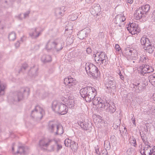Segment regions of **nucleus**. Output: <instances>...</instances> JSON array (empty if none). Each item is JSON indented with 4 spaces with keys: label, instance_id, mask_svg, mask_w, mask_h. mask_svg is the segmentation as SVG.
<instances>
[{
    "label": "nucleus",
    "instance_id": "1",
    "mask_svg": "<svg viewBox=\"0 0 155 155\" xmlns=\"http://www.w3.org/2000/svg\"><path fill=\"white\" fill-rule=\"evenodd\" d=\"M80 93L81 96L83 97L87 102H89L91 101L97 94L96 90L93 87L87 86L81 88Z\"/></svg>",
    "mask_w": 155,
    "mask_h": 155
},
{
    "label": "nucleus",
    "instance_id": "2",
    "mask_svg": "<svg viewBox=\"0 0 155 155\" xmlns=\"http://www.w3.org/2000/svg\"><path fill=\"white\" fill-rule=\"evenodd\" d=\"M64 44V42L61 39L49 40L45 48L48 51L52 50L54 52L58 53L63 49Z\"/></svg>",
    "mask_w": 155,
    "mask_h": 155
},
{
    "label": "nucleus",
    "instance_id": "3",
    "mask_svg": "<svg viewBox=\"0 0 155 155\" xmlns=\"http://www.w3.org/2000/svg\"><path fill=\"white\" fill-rule=\"evenodd\" d=\"M150 5L146 4L137 8L134 13V17L135 19L144 22L146 20V17L150 10Z\"/></svg>",
    "mask_w": 155,
    "mask_h": 155
},
{
    "label": "nucleus",
    "instance_id": "4",
    "mask_svg": "<svg viewBox=\"0 0 155 155\" xmlns=\"http://www.w3.org/2000/svg\"><path fill=\"white\" fill-rule=\"evenodd\" d=\"M68 107L65 103L58 102L56 101L53 102L52 105V108L53 110L59 114L64 115L68 111Z\"/></svg>",
    "mask_w": 155,
    "mask_h": 155
},
{
    "label": "nucleus",
    "instance_id": "5",
    "mask_svg": "<svg viewBox=\"0 0 155 155\" xmlns=\"http://www.w3.org/2000/svg\"><path fill=\"white\" fill-rule=\"evenodd\" d=\"M30 89L28 87L21 88L20 91L15 92L13 99L14 101H19L23 99L24 96L28 97L29 94Z\"/></svg>",
    "mask_w": 155,
    "mask_h": 155
},
{
    "label": "nucleus",
    "instance_id": "6",
    "mask_svg": "<svg viewBox=\"0 0 155 155\" xmlns=\"http://www.w3.org/2000/svg\"><path fill=\"white\" fill-rule=\"evenodd\" d=\"M77 81L75 79L70 76L64 79V84L68 91H75L77 88Z\"/></svg>",
    "mask_w": 155,
    "mask_h": 155
},
{
    "label": "nucleus",
    "instance_id": "7",
    "mask_svg": "<svg viewBox=\"0 0 155 155\" xmlns=\"http://www.w3.org/2000/svg\"><path fill=\"white\" fill-rule=\"evenodd\" d=\"M45 114L43 109L39 105L36 106L31 112V117L37 120H41Z\"/></svg>",
    "mask_w": 155,
    "mask_h": 155
},
{
    "label": "nucleus",
    "instance_id": "8",
    "mask_svg": "<svg viewBox=\"0 0 155 155\" xmlns=\"http://www.w3.org/2000/svg\"><path fill=\"white\" fill-rule=\"evenodd\" d=\"M98 52L96 53L95 55V60L98 63L99 62H101L100 64H106V59L107 58V57L105 52L103 51H101L99 54H98Z\"/></svg>",
    "mask_w": 155,
    "mask_h": 155
},
{
    "label": "nucleus",
    "instance_id": "9",
    "mask_svg": "<svg viewBox=\"0 0 155 155\" xmlns=\"http://www.w3.org/2000/svg\"><path fill=\"white\" fill-rule=\"evenodd\" d=\"M147 84V82L144 80L143 82L136 83L135 84H133L132 85L135 89L136 92L139 93L142 92L146 88V87Z\"/></svg>",
    "mask_w": 155,
    "mask_h": 155
},
{
    "label": "nucleus",
    "instance_id": "10",
    "mask_svg": "<svg viewBox=\"0 0 155 155\" xmlns=\"http://www.w3.org/2000/svg\"><path fill=\"white\" fill-rule=\"evenodd\" d=\"M116 82L114 77H110L108 79L106 87L111 92L115 91L116 89Z\"/></svg>",
    "mask_w": 155,
    "mask_h": 155
},
{
    "label": "nucleus",
    "instance_id": "11",
    "mask_svg": "<svg viewBox=\"0 0 155 155\" xmlns=\"http://www.w3.org/2000/svg\"><path fill=\"white\" fill-rule=\"evenodd\" d=\"M91 13L94 16H98L100 14L101 7L98 4H94L91 9Z\"/></svg>",
    "mask_w": 155,
    "mask_h": 155
},
{
    "label": "nucleus",
    "instance_id": "12",
    "mask_svg": "<svg viewBox=\"0 0 155 155\" xmlns=\"http://www.w3.org/2000/svg\"><path fill=\"white\" fill-rule=\"evenodd\" d=\"M85 70L87 74L89 75L94 71H96L97 67L92 64L86 63L85 66Z\"/></svg>",
    "mask_w": 155,
    "mask_h": 155
},
{
    "label": "nucleus",
    "instance_id": "13",
    "mask_svg": "<svg viewBox=\"0 0 155 155\" xmlns=\"http://www.w3.org/2000/svg\"><path fill=\"white\" fill-rule=\"evenodd\" d=\"M53 141V140H49L48 142L45 140H41L39 141V146L41 150H46L48 146Z\"/></svg>",
    "mask_w": 155,
    "mask_h": 155
},
{
    "label": "nucleus",
    "instance_id": "14",
    "mask_svg": "<svg viewBox=\"0 0 155 155\" xmlns=\"http://www.w3.org/2000/svg\"><path fill=\"white\" fill-rule=\"evenodd\" d=\"M78 124L81 128L85 130H88L91 128L92 124L91 122L89 123L87 121H79Z\"/></svg>",
    "mask_w": 155,
    "mask_h": 155
},
{
    "label": "nucleus",
    "instance_id": "15",
    "mask_svg": "<svg viewBox=\"0 0 155 155\" xmlns=\"http://www.w3.org/2000/svg\"><path fill=\"white\" fill-rule=\"evenodd\" d=\"M125 20L124 16H117L115 18L114 23L117 26L121 27L124 25L123 22Z\"/></svg>",
    "mask_w": 155,
    "mask_h": 155
},
{
    "label": "nucleus",
    "instance_id": "16",
    "mask_svg": "<svg viewBox=\"0 0 155 155\" xmlns=\"http://www.w3.org/2000/svg\"><path fill=\"white\" fill-rule=\"evenodd\" d=\"M59 124H58L54 121H50L48 124V129L49 131L52 133H55L56 128Z\"/></svg>",
    "mask_w": 155,
    "mask_h": 155
},
{
    "label": "nucleus",
    "instance_id": "17",
    "mask_svg": "<svg viewBox=\"0 0 155 155\" xmlns=\"http://www.w3.org/2000/svg\"><path fill=\"white\" fill-rule=\"evenodd\" d=\"M69 98H66L63 97L61 98V101L63 103H65L67 106L70 108H73L74 106V101L73 99H68Z\"/></svg>",
    "mask_w": 155,
    "mask_h": 155
},
{
    "label": "nucleus",
    "instance_id": "18",
    "mask_svg": "<svg viewBox=\"0 0 155 155\" xmlns=\"http://www.w3.org/2000/svg\"><path fill=\"white\" fill-rule=\"evenodd\" d=\"M90 32V30L89 28L83 29L78 32V37L80 39L82 40L86 37V35L88 34Z\"/></svg>",
    "mask_w": 155,
    "mask_h": 155
},
{
    "label": "nucleus",
    "instance_id": "19",
    "mask_svg": "<svg viewBox=\"0 0 155 155\" xmlns=\"http://www.w3.org/2000/svg\"><path fill=\"white\" fill-rule=\"evenodd\" d=\"M136 52V51L133 48L130 47L126 48L124 50V52L126 55L134 56V54Z\"/></svg>",
    "mask_w": 155,
    "mask_h": 155
},
{
    "label": "nucleus",
    "instance_id": "20",
    "mask_svg": "<svg viewBox=\"0 0 155 155\" xmlns=\"http://www.w3.org/2000/svg\"><path fill=\"white\" fill-rule=\"evenodd\" d=\"M37 28L32 29L29 33L30 36L32 38H36L39 36L41 33L40 32L37 31Z\"/></svg>",
    "mask_w": 155,
    "mask_h": 155
},
{
    "label": "nucleus",
    "instance_id": "21",
    "mask_svg": "<svg viewBox=\"0 0 155 155\" xmlns=\"http://www.w3.org/2000/svg\"><path fill=\"white\" fill-rule=\"evenodd\" d=\"M38 67L35 65L33 66V67L31 68L30 71L28 72V74L30 75H32L35 77L38 74Z\"/></svg>",
    "mask_w": 155,
    "mask_h": 155
},
{
    "label": "nucleus",
    "instance_id": "22",
    "mask_svg": "<svg viewBox=\"0 0 155 155\" xmlns=\"http://www.w3.org/2000/svg\"><path fill=\"white\" fill-rule=\"evenodd\" d=\"M144 49L150 54L152 53L155 49V47L151 43H150L146 46L143 47Z\"/></svg>",
    "mask_w": 155,
    "mask_h": 155
},
{
    "label": "nucleus",
    "instance_id": "23",
    "mask_svg": "<svg viewBox=\"0 0 155 155\" xmlns=\"http://www.w3.org/2000/svg\"><path fill=\"white\" fill-rule=\"evenodd\" d=\"M138 70L141 75H144L147 73L146 71V64H143L140 66L138 68Z\"/></svg>",
    "mask_w": 155,
    "mask_h": 155
},
{
    "label": "nucleus",
    "instance_id": "24",
    "mask_svg": "<svg viewBox=\"0 0 155 155\" xmlns=\"http://www.w3.org/2000/svg\"><path fill=\"white\" fill-rule=\"evenodd\" d=\"M140 42L141 45L143 47L146 46L147 45L150 43L149 39L145 35L142 36L140 40Z\"/></svg>",
    "mask_w": 155,
    "mask_h": 155
},
{
    "label": "nucleus",
    "instance_id": "25",
    "mask_svg": "<svg viewBox=\"0 0 155 155\" xmlns=\"http://www.w3.org/2000/svg\"><path fill=\"white\" fill-rule=\"evenodd\" d=\"M109 105V104L106 101H103L101 99L100 100V102L99 103V105L97 107L106 109V107H108Z\"/></svg>",
    "mask_w": 155,
    "mask_h": 155
},
{
    "label": "nucleus",
    "instance_id": "26",
    "mask_svg": "<svg viewBox=\"0 0 155 155\" xmlns=\"http://www.w3.org/2000/svg\"><path fill=\"white\" fill-rule=\"evenodd\" d=\"M64 133V130L63 129V127L62 125L59 124L58 127L56 128V130L55 132V135H61Z\"/></svg>",
    "mask_w": 155,
    "mask_h": 155
},
{
    "label": "nucleus",
    "instance_id": "27",
    "mask_svg": "<svg viewBox=\"0 0 155 155\" xmlns=\"http://www.w3.org/2000/svg\"><path fill=\"white\" fill-rule=\"evenodd\" d=\"M100 71L98 70V68L96 71H94L90 74H89L90 77H92L94 79L100 77Z\"/></svg>",
    "mask_w": 155,
    "mask_h": 155
},
{
    "label": "nucleus",
    "instance_id": "28",
    "mask_svg": "<svg viewBox=\"0 0 155 155\" xmlns=\"http://www.w3.org/2000/svg\"><path fill=\"white\" fill-rule=\"evenodd\" d=\"M148 58L147 56L142 54L140 56L139 62L140 63H144L146 64L148 62Z\"/></svg>",
    "mask_w": 155,
    "mask_h": 155
},
{
    "label": "nucleus",
    "instance_id": "29",
    "mask_svg": "<svg viewBox=\"0 0 155 155\" xmlns=\"http://www.w3.org/2000/svg\"><path fill=\"white\" fill-rule=\"evenodd\" d=\"M42 61L44 63L50 62L51 61V56L47 55H43L41 58Z\"/></svg>",
    "mask_w": 155,
    "mask_h": 155
},
{
    "label": "nucleus",
    "instance_id": "30",
    "mask_svg": "<svg viewBox=\"0 0 155 155\" xmlns=\"http://www.w3.org/2000/svg\"><path fill=\"white\" fill-rule=\"evenodd\" d=\"M27 149V147H25L23 146H19L18 147V150L17 151L16 153H19L21 155H25L26 154V150Z\"/></svg>",
    "mask_w": 155,
    "mask_h": 155
},
{
    "label": "nucleus",
    "instance_id": "31",
    "mask_svg": "<svg viewBox=\"0 0 155 155\" xmlns=\"http://www.w3.org/2000/svg\"><path fill=\"white\" fill-rule=\"evenodd\" d=\"M106 110L107 112L112 114L116 111V107L114 105H113L112 106L109 104L108 106L106 107Z\"/></svg>",
    "mask_w": 155,
    "mask_h": 155
},
{
    "label": "nucleus",
    "instance_id": "32",
    "mask_svg": "<svg viewBox=\"0 0 155 155\" xmlns=\"http://www.w3.org/2000/svg\"><path fill=\"white\" fill-rule=\"evenodd\" d=\"M5 84L1 82L0 80V95L4 94L5 90L6 87Z\"/></svg>",
    "mask_w": 155,
    "mask_h": 155
},
{
    "label": "nucleus",
    "instance_id": "33",
    "mask_svg": "<svg viewBox=\"0 0 155 155\" xmlns=\"http://www.w3.org/2000/svg\"><path fill=\"white\" fill-rule=\"evenodd\" d=\"M64 7H62L61 8H58L56 9L55 14L57 16H62L64 14V12L65 11L64 10Z\"/></svg>",
    "mask_w": 155,
    "mask_h": 155
},
{
    "label": "nucleus",
    "instance_id": "34",
    "mask_svg": "<svg viewBox=\"0 0 155 155\" xmlns=\"http://www.w3.org/2000/svg\"><path fill=\"white\" fill-rule=\"evenodd\" d=\"M74 141L69 139H66L64 141V144L66 147H71L74 143Z\"/></svg>",
    "mask_w": 155,
    "mask_h": 155
},
{
    "label": "nucleus",
    "instance_id": "35",
    "mask_svg": "<svg viewBox=\"0 0 155 155\" xmlns=\"http://www.w3.org/2000/svg\"><path fill=\"white\" fill-rule=\"evenodd\" d=\"M101 100V99L100 97L97 98V97H94L93 99L91 100V101H92L93 105L97 107L99 105V103L100 102V100Z\"/></svg>",
    "mask_w": 155,
    "mask_h": 155
},
{
    "label": "nucleus",
    "instance_id": "36",
    "mask_svg": "<svg viewBox=\"0 0 155 155\" xmlns=\"http://www.w3.org/2000/svg\"><path fill=\"white\" fill-rule=\"evenodd\" d=\"M78 14L77 13H74L68 16V18L71 21H74L78 18Z\"/></svg>",
    "mask_w": 155,
    "mask_h": 155
},
{
    "label": "nucleus",
    "instance_id": "37",
    "mask_svg": "<svg viewBox=\"0 0 155 155\" xmlns=\"http://www.w3.org/2000/svg\"><path fill=\"white\" fill-rule=\"evenodd\" d=\"M149 81L153 87H155V74L149 76Z\"/></svg>",
    "mask_w": 155,
    "mask_h": 155
},
{
    "label": "nucleus",
    "instance_id": "38",
    "mask_svg": "<svg viewBox=\"0 0 155 155\" xmlns=\"http://www.w3.org/2000/svg\"><path fill=\"white\" fill-rule=\"evenodd\" d=\"M8 38L10 41H14L16 39V34L14 32H12L9 35Z\"/></svg>",
    "mask_w": 155,
    "mask_h": 155
},
{
    "label": "nucleus",
    "instance_id": "39",
    "mask_svg": "<svg viewBox=\"0 0 155 155\" xmlns=\"http://www.w3.org/2000/svg\"><path fill=\"white\" fill-rule=\"evenodd\" d=\"M104 147L105 148L104 150H109L110 148V143L109 141L105 140L104 141Z\"/></svg>",
    "mask_w": 155,
    "mask_h": 155
},
{
    "label": "nucleus",
    "instance_id": "40",
    "mask_svg": "<svg viewBox=\"0 0 155 155\" xmlns=\"http://www.w3.org/2000/svg\"><path fill=\"white\" fill-rule=\"evenodd\" d=\"M28 64L25 63L23 64L21 66L20 70H19V73H21V72H24L26 70L27 68H28Z\"/></svg>",
    "mask_w": 155,
    "mask_h": 155
},
{
    "label": "nucleus",
    "instance_id": "41",
    "mask_svg": "<svg viewBox=\"0 0 155 155\" xmlns=\"http://www.w3.org/2000/svg\"><path fill=\"white\" fill-rule=\"evenodd\" d=\"M136 26H137V25L135 23H132L130 24V27L128 26L127 27V29L129 32H130L131 31H132V30H133V28Z\"/></svg>",
    "mask_w": 155,
    "mask_h": 155
},
{
    "label": "nucleus",
    "instance_id": "42",
    "mask_svg": "<svg viewBox=\"0 0 155 155\" xmlns=\"http://www.w3.org/2000/svg\"><path fill=\"white\" fill-rule=\"evenodd\" d=\"M146 71H147V73L152 72L153 71L154 69L152 67L149 65L146 64Z\"/></svg>",
    "mask_w": 155,
    "mask_h": 155
},
{
    "label": "nucleus",
    "instance_id": "43",
    "mask_svg": "<svg viewBox=\"0 0 155 155\" xmlns=\"http://www.w3.org/2000/svg\"><path fill=\"white\" fill-rule=\"evenodd\" d=\"M74 40L71 37H68L66 39V42L67 44L71 45L73 43Z\"/></svg>",
    "mask_w": 155,
    "mask_h": 155
},
{
    "label": "nucleus",
    "instance_id": "44",
    "mask_svg": "<svg viewBox=\"0 0 155 155\" xmlns=\"http://www.w3.org/2000/svg\"><path fill=\"white\" fill-rule=\"evenodd\" d=\"M53 140V141L52 142H54L55 143V144H57V151H58L59 150H60L62 148V147L61 145L59 144L58 143V142L57 140Z\"/></svg>",
    "mask_w": 155,
    "mask_h": 155
},
{
    "label": "nucleus",
    "instance_id": "45",
    "mask_svg": "<svg viewBox=\"0 0 155 155\" xmlns=\"http://www.w3.org/2000/svg\"><path fill=\"white\" fill-rule=\"evenodd\" d=\"M120 112L117 111L116 112H115V114H114V117L115 118L117 119H119V117H120Z\"/></svg>",
    "mask_w": 155,
    "mask_h": 155
},
{
    "label": "nucleus",
    "instance_id": "46",
    "mask_svg": "<svg viewBox=\"0 0 155 155\" xmlns=\"http://www.w3.org/2000/svg\"><path fill=\"white\" fill-rule=\"evenodd\" d=\"M120 120L119 119V121H118V122L117 124H115V123L113 124V127L115 129H117L118 127L120 126Z\"/></svg>",
    "mask_w": 155,
    "mask_h": 155
},
{
    "label": "nucleus",
    "instance_id": "47",
    "mask_svg": "<svg viewBox=\"0 0 155 155\" xmlns=\"http://www.w3.org/2000/svg\"><path fill=\"white\" fill-rule=\"evenodd\" d=\"M151 20L152 21L155 22V9L152 12Z\"/></svg>",
    "mask_w": 155,
    "mask_h": 155
},
{
    "label": "nucleus",
    "instance_id": "48",
    "mask_svg": "<svg viewBox=\"0 0 155 155\" xmlns=\"http://www.w3.org/2000/svg\"><path fill=\"white\" fill-rule=\"evenodd\" d=\"M143 150H144V152L147 155V154L148 153H149V151H150L151 150L149 149L148 148V147H144L143 149Z\"/></svg>",
    "mask_w": 155,
    "mask_h": 155
},
{
    "label": "nucleus",
    "instance_id": "49",
    "mask_svg": "<svg viewBox=\"0 0 155 155\" xmlns=\"http://www.w3.org/2000/svg\"><path fill=\"white\" fill-rule=\"evenodd\" d=\"M147 154L148 155H155L154 149H152V150L149 151V153H147Z\"/></svg>",
    "mask_w": 155,
    "mask_h": 155
},
{
    "label": "nucleus",
    "instance_id": "50",
    "mask_svg": "<svg viewBox=\"0 0 155 155\" xmlns=\"http://www.w3.org/2000/svg\"><path fill=\"white\" fill-rule=\"evenodd\" d=\"M140 135L143 141H144L145 140H147V137L145 134H142Z\"/></svg>",
    "mask_w": 155,
    "mask_h": 155
},
{
    "label": "nucleus",
    "instance_id": "51",
    "mask_svg": "<svg viewBox=\"0 0 155 155\" xmlns=\"http://www.w3.org/2000/svg\"><path fill=\"white\" fill-rule=\"evenodd\" d=\"M150 112L151 114L155 116V107H153L150 110Z\"/></svg>",
    "mask_w": 155,
    "mask_h": 155
},
{
    "label": "nucleus",
    "instance_id": "52",
    "mask_svg": "<svg viewBox=\"0 0 155 155\" xmlns=\"http://www.w3.org/2000/svg\"><path fill=\"white\" fill-rule=\"evenodd\" d=\"M72 27L71 26L70 28H66L65 30V33H66L67 31L69 30V35L72 32Z\"/></svg>",
    "mask_w": 155,
    "mask_h": 155
},
{
    "label": "nucleus",
    "instance_id": "53",
    "mask_svg": "<svg viewBox=\"0 0 155 155\" xmlns=\"http://www.w3.org/2000/svg\"><path fill=\"white\" fill-rule=\"evenodd\" d=\"M137 26H136L134 27L133 28V30H132V31H131L130 32L131 33H132L133 32V33H134V34H135L136 33H137Z\"/></svg>",
    "mask_w": 155,
    "mask_h": 155
},
{
    "label": "nucleus",
    "instance_id": "54",
    "mask_svg": "<svg viewBox=\"0 0 155 155\" xmlns=\"http://www.w3.org/2000/svg\"><path fill=\"white\" fill-rule=\"evenodd\" d=\"M119 75L120 76V79L122 80H124V78L123 76L122 75V74H121V72L120 71H119V73H118Z\"/></svg>",
    "mask_w": 155,
    "mask_h": 155
},
{
    "label": "nucleus",
    "instance_id": "55",
    "mask_svg": "<svg viewBox=\"0 0 155 155\" xmlns=\"http://www.w3.org/2000/svg\"><path fill=\"white\" fill-rule=\"evenodd\" d=\"M132 143L133 144V146L135 147H136L137 144L136 143V140L134 138H133V141Z\"/></svg>",
    "mask_w": 155,
    "mask_h": 155
},
{
    "label": "nucleus",
    "instance_id": "56",
    "mask_svg": "<svg viewBox=\"0 0 155 155\" xmlns=\"http://www.w3.org/2000/svg\"><path fill=\"white\" fill-rule=\"evenodd\" d=\"M116 50L117 51H119L120 49L119 45L118 44H116L115 45Z\"/></svg>",
    "mask_w": 155,
    "mask_h": 155
},
{
    "label": "nucleus",
    "instance_id": "57",
    "mask_svg": "<svg viewBox=\"0 0 155 155\" xmlns=\"http://www.w3.org/2000/svg\"><path fill=\"white\" fill-rule=\"evenodd\" d=\"M87 53L88 54H90L92 52V50L90 48H87L86 49Z\"/></svg>",
    "mask_w": 155,
    "mask_h": 155
},
{
    "label": "nucleus",
    "instance_id": "58",
    "mask_svg": "<svg viewBox=\"0 0 155 155\" xmlns=\"http://www.w3.org/2000/svg\"><path fill=\"white\" fill-rule=\"evenodd\" d=\"M96 0H85L86 2L89 4H91L95 1Z\"/></svg>",
    "mask_w": 155,
    "mask_h": 155
},
{
    "label": "nucleus",
    "instance_id": "59",
    "mask_svg": "<svg viewBox=\"0 0 155 155\" xmlns=\"http://www.w3.org/2000/svg\"><path fill=\"white\" fill-rule=\"evenodd\" d=\"M30 13V12L29 11H28L26 12L24 14V18H25L28 16V15Z\"/></svg>",
    "mask_w": 155,
    "mask_h": 155
},
{
    "label": "nucleus",
    "instance_id": "60",
    "mask_svg": "<svg viewBox=\"0 0 155 155\" xmlns=\"http://www.w3.org/2000/svg\"><path fill=\"white\" fill-rule=\"evenodd\" d=\"M101 155H108L107 151L106 150H104L102 151V154Z\"/></svg>",
    "mask_w": 155,
    "mask_h": 155
},
{
    "label": "nucleus",
    "instance_id": "61",
    "mask_svg": "<svg viewBox=\"0 0 155 155\" xmlns=\"http://www.w3.org/2000/svg\"><path fill=\"white\" fill-rule=\"evenodd\" d=\"M97 118L98 119V122H101L102 121V117H101L99 115H98L97 116Z\"/></svg>",
    "mask_w": 155,
    "mask_h": 155
},
{
    "label": "nucleus",
    "instance_id": "62",
    "mask_svg": "<svg viewBox=\"0 0 155 155\" xmlns=\"http://www.w3.org/2000/svg\"><path fill=\"white\" fill-rule=\"evenodd\" d=\"M20 43L19 41H18L15 44V47L16 48L18 47L19 46Z\"/></svg>",
    "mask_w": 155,
    "mask_h": 155
},
{
    "label": "nucleus",
    "instance_id": "63",
    "mask_svg": "<svg viewBox=\"0 0 155 155\" xmlns=\"http://www.w3.org/2000/svg\"><path fill=\"white\" fill-rule=\"evenodd\" d=\"M131 120L132 121V123L134 125H135V126H136V124L135 122V119L134 118H131Z\"/></svg>",
    "mask_w": 155,
    "mask_h": 155
},
{
    "label": "nucleus",
    "instance_id": "64",
    "mask_svg": "<svg viewBox=\"0 0 155 155\" xmlns=\"http://www.w3.org/2000/svg\"><path fill=\"white\" fill-rule=\"evenodd\" d=\"M95 153H96L97 154V155H99V149L98 148H97L96 147H95Z\"/></svg>",
    "mask_w": 155,
    "mask_h": 155
}]
</instances>
